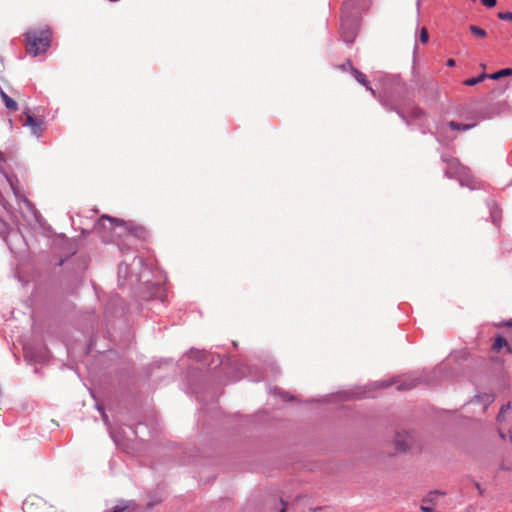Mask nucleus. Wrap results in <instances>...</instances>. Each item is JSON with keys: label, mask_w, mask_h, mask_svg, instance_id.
<instances>
[{"label": "nucleus", "mask_w": 512, "mask_h": 512, "mask_svg": "<svg viewBox=\"0 0 512 512\" xmlns=\"http://www.w3.org/2000/svg\"><path fill=\"white\" fill-rule=\"evenodd\" d=\"M421 382H428V379L423 373L414 372L402 377L393 378L390 381H375L361 389H357L356 391H341L335 394L326 395L324 399L325 401H331L335 398L339 400H350L355 398L374 397V389L395 385L398 391H407L416 387Z\"/></svg>", "instance_id": "f257e3e1"}, {"label": "nucleus", "mask_w": 512, "mask_h": 512, "mask_svg": "<svg viewBox=\"0 0 512 512\" xmlns=\"http://www.w3.org/2000/svg\"><path fill=\"white\" fill-rule=\"evenodd\" d=\"M380 102L386 110L395 111L407 125L417 122L419 126H423L426 122L424 111L414 106L412 103L407 102L405 99H386L381 97Z\"/></svg>", "instance_id": "f03ea898"}, {"label": "nucleus", "mask_w": 512, "mask_h": 512, "mask_svg": "<svg viewBox=\"0 0 512 512\" xmlns=\"http://www.w3.org/2000/svg\"><path fill=\"white\" fill-rule=\"evenodd\" d=\"M27 41V52L36 57L45 53L51 45L52 32L49 28L32 29L25 34Z\"/></svg>", "instance_id": "7ed1b4c3"}, {"label": "nucleus", "mask_w": 512, "mask_h": 512, "mask_svg": "<svg viewBox=\"0 0 512 512\" xmlns=\"http://www.w3.org/2000/svg\"><path fill=\"white\" fill-rule=\"evenodd\" d=\"M443 162L446 164L445 175L448 178L457 179L462 187L475 189V181L469 174L468 168L461 165L458 159L453 157L442 156Z\"/></svg>", "instance_id": "20e7f679"}, {"label": "nucleus", "mask_w": 512, "mask_h": 512, "mask_svg": "<svg viewBox=\"0 0 512 512\" xmlns=\"http://www.w3.org/2000/svg\"><path fill=\"white\" fill-rule=\"evenodd\" d=\"M359 21L360 17L350 10V4H344L341 13L340 36L347 45L354 42L359 29Z\"/></svg>", "instance_id": "39448f33"}, {"label": "nucleus", "mask_w": 512, "mask_h": 512, "mask_svg": "<svg viewBox=\"0 0 512 512\" xmlns=\"http://www.w3.org/2000/svg\"><path fill=\"white\" fill-rule=\"evenodd\" d=\"M104 221L110 222L111 226L124 227L130 234L136 238H143L145 236V229L140 226H135L131 222H125L122 219L114 218L108 215H103L99 220V225H103Z\"/></svg>", "instance_id": "423d86ee"}, {"label": "nucleus", "mask_w": 512, "mask_h": 512, "mask_svg": "<svg viewBox=\"0 0 512 512\" xmlns=\"http://www.w3.org/2000/svg\"><path fill=\"white\" fill-rule=\"evenodd\" d=\"M12 191L13 194L17 200L18 205H24V207L27 209V211L35 218V220H38V218L41 216L34 204L26 198L19 189L15 186L13 180L11 177H9L7 174H4Z\"/></svg>", "instance_id": "0eeeda50"}, {"label": "nucleus", "mask_w": 512, "mask_h": 512, "mask_svg": "<svg viewBox=\"0 0 512 512\" xmlns=\"http://www.w3.org/2000/svg\"><path fill=\"white\" fill-rule=\"evenodd\" d=\"M412 445V436L409 433L400 434L397 433L395 437V447L396 450L400 452L407 451Z\"/></svg>", "instance_id": "6e6552de"}, {"label": "nucleus", "mask_w": 512, "mask_h": 512, "mask_svg": "<svg viewBox=\"0 0 512 512\" xmlns=\"http://www.w3.org/2000/svg\"><path fill=\"white\" fill-rule=\"evenodd\" d=\"M133 276H134V274L130 270V264L127 263L126 260L122 261L118 266V281H119L120 285L124 284L121 281L132 279ZM135 280H138V277L136 274H135Z\"/></svg>", "instance_id": "1a4fd4ad"}, {"label": "nucleus", "mask_w": 512, "mask_h": 512, "mask_svg": "<svg viewBox=\"0 0 512 512\" xmlns=\"http://www.w3.org/2000/svg\"><path fill=\"white\" fill-rule=\"evenodd\" d=\"M25 126H29L31 129V133L36 136L40 137L43 132L42 128V121L34 118L32 115L27 114L26 115V121L24 123Z\"/></svg>", "instance_id": "9d476101"}, {"label": "nucleus", "mask_w": 512, "mask_h": 512, "mask_svg": "<svg viewBox=\"0 0 512 512\" xmlns=\"http://www.w3.org/2000/svg\"><path fill=\"white\" fill-rule=\"evenodd\" d=\"M345 4H350V10L358 17L369 8V0H348Z\"/></svg>", "instance_id": "9b49d317"}, {"label": "nucleus", "mask_w": 512, "mask_h": 512, "mask_svg": "<svg viewBox=\"0 0 512 512\" xmlns=\"http://www.w3.org/2000/svg\"><path fill=\"white\" fill-rule=\"evenodd\" d=\"M347 65L350 67V71L354 75L357 82L365 86L368 91L375 95V91L369 86V82L366 80V75L360 72L358 69L354 68L350 60H347Z\"/></svg>", "instance_id": "f8f14e48"}, {"label": "nucleus", "mask_w": 512, "mask_h": 512, "mask_svg": "<svg viewBox=\"0 0 512 512\" xmlns=\"http://www.w3.org/2000/svg\"><path fill=\"white\" fill-rule=\"evenodd\" d=\"M490 217L495 226H499L501 220V209L495 201L488 202Z\"/></svg>", "instance_id": "ddd939ff"}, {"label": "nucleus", "mask_w": 512, "mask_h": 512, "mask_svg": "<svg viewBox=\"0 0 512 512\" xmlns=\"http://www.w3.org/2000/svg\"><path fill=\"white\" fill-rule=\"evenodd\" d=\"M96 409L101 413L102 419L109 428L111 438L114 440L115 443L118 442V436L114 429L111 428L108 415L106 414L104 407L100 405L99 403L96 404Z\"/></svg>", "instance_id": "4468645a"}, {"label": "nucleus", "mask_w": 512, "mask_h": 512, "mask_svg": "<svg viewBox=\"0 0 512 512\" xmlns=\"http://www.w3.org/2000/svg\"><path fill=\"white\" fill-rule=\"evenodd\" d=\"M476 125H477V122H473V123H466V124L458 123V122H455V121H450V122H448V126H449L452 130H459V131H467V130H470V129L474 128Z\"/></svg>", "instance_id": "2eb2a0df"}, {"label": "nucleus", "mask_w": 512, "mask_h": 512, "mask_svg": "<svg viewBox=\"0 0 512 512\" xmlns=\"http://www.w3.org/2000/svg\"><path fill=\"white\" fill-rule=\"evenodd\" d=\"M269 393L278 395L284 402L292 401L294 399L293 395H290L288 392L281 391L277 387L269 388Z\"/></svg>", "instance_id": "dca6fc26"}, {"label": "nucleus", "mask_w": 512, "mask_h": 512, "mask_svg": "<svg viewBox=\"0 0 512 512\" xmlns=\"http://www.w3.org/2000/svg\"><path fill=\"white\" fill-rule=\"evenodd\" d=\"M189 358L195 359L196 361L206 360L207 353L205 351H200L197 349H190L187 353Z\"/></svg>", "instance_id": "f3484780"}, {"label": "nucleus", "mask_w": 512, "mask_h": 512, "mask_svg": "<svg viewBox=\"0 0 512 512\" xmlns=\"http://www.w3.org/2000/svg\"><path fill=\"white\" fill-rule=\"evenodd\" d=\"M512 75V69L511 68H504L501 69L493 74H488V78L498 80L501 77Z\"/></svg>", "instance_id": "a211bd4d"}, {"label": "nucleus", "mask_w": 512, "mask_h": 512, "mask_svg": "<svg viewBox=\"0 0 512 512\" xmlns=\"http://www.w3.org/2000/svg\"><path fill=\"white\" fill-rule=\"evenodd\" d=\"M508 343H507V340L502 337V336H498L496 339H495V342H494V345H493V349L496 350V351H499L501 348L507 346Z\"/></svg>", "instance_id": "6ab92c4d"}, {"label": "nucleus", "mask_w": 512, "mask_h": 512, "mask_svg": "<svg viewBox=\"0 0 512 512\" xmlns=\"http://www.w3.org/2000/svg\"><path fill=\"white\" fill-rule=\"evenodd\" d=\"M485 78H488V74H483L481 76H478V77H475V78H470V79H467L465 81V84L467 86H474L480 82H482Z\"/></svg>", "instance_id": "aec40b11"}, {"label": "nucleus", "mask_w": 512, "mask_h": 512, "mask_svg": "<svg viewBox=\"0 0 512 512\" xmlns=\"http://www.w3.org/2000/svg\"><path fill=\"white\" fill-rule=\"evenodd\" d=\"M469 30L478 37H485L486 31L476 25H470Z\"/></svg>", "instance_id": "412c9836"}, {"label": "nucleus", "mask_w": 512, "mask_h": 512, "mask_svg": "<svg viewBox=\"0 0 512 512\" xmlns=\"http://www.w3.org/2000/svg\"><path fill=\"white\" fill-rule=\"evenodd\" d=\"M510 409V403H507V404H504L501 409H500V412L498 413L497 415V421L499 423H501L503 420H504V415L505 413Z\"/></svg>", "instance_id": "4be33fe9"}, {"label": "nucleus", "mask_w": 512, "mask_h": 512, "mask_svg": "<svg viewBox=\"0 0 512 512\" xmlns=\"http://www.w3.org/2000/svg\"><path fill=\"white\" fill-rule=\"evenodd\" d=\"M478 398H481L485 405H489L494 401V396L488 393L483 394L482 396H478Z\"/></svg>", "instance_id": "5701e85b"}, {"label": "nucleus", "mask_w": 512, "mask_h": 512, "mask_svg": "<svg viewBox=\"0 0 512 512\" xmlns=\"http://www.w3.org/2000/svg\"><path fill=\"white\" fill-rule=\"evenodd\" d=\"M497 16L501 20L512 22V12H499Z\"/></svg>", "instance_id": "b1692460"}, {"label": "nucleus", "mask_w": 512, "mask_h": 512, "mask_svg": "<svg viewBox=\"0 0 512 512\" xmlns=\"http://www.w3.org/2000/svg\"><path fill=\"white\" fill-rule=\"evenodd\" d=\"M32 505H33V502H32L31 500H28V499H27V500H25V501L23 502V507H22L23 511H24V512H32V511H31V506H32Z\"/></svg>", "instance_id": "393cba45"}, {"label": "nucleus", "mask_w": 512, "mask_h": 512, "mask_svg": "<svg viewBox=\"0 0 512 512\" xmlns=\"http://www.w3.org/2000/svg\"><path fill=\"white\" fill-rule=\"evenodd\" d=\"M420 41L422 43H426L428 41V32L425 28H423L420 32Z\"/></svg>", "instance_id": "a878e982"}, {"label": "nucleus", "mask_w": 512, "mask_h": 512, "mask_svg": "<svg viewBox=\"0 0 512 512\" xmlns=\"http://www.w3.org/2000/svg\"><path fill=\"white\" fill-rule=\"evenodd\" d=\"M481 3L488 8H492L496 5L497 1L496 0H481Z\"/></svg>", "instance_id": "bb28decb"}, {"label": "nucleus", "mask_w": 512, "mask_h": 512, "mask_svg": "<svg viewBox=\"0 0 512 512\" xmlns=\"http://www.w3.org/2000/svg\"><path fill=\"white\" fill-rule=\"evenodd\" d=\"M133 262L134 263H137L139 266H143L144 264V259L142 257H139V256H133Z\"/></svg>", "instance_id": "cd10ccee"}, {"label": "nucleus", "mask_w": 512, "mask_h": 512, "mask_svg": "<svg viewBox=\"0 0 512 512\" xmlns=\"http://www.w3.org/2000/svg\"><path fill=\"white\" fill-rule=\"evenodd\" d=\"M150 276H151V268L149 265H147V285L150 284ZM148 288H150V286H148Z\"/></svg>", "instance_id": "c85d7f7f"}, {"label": "nucleus", "mask_w": 512, "mask_h": 512, "mask_svg": "<svg viewBox=\"0 0 512 512\" xmlns=\"http://www.w3.org/2000/svg\"><path fill=\"white\" fill-rule=\"evenodd\" d=\"M250 379H251V381L258 382V381L263 380V379H264V376H263V375H259V376H250Z\"/></svg>", "instance_id": "c756f323"}, {"label": "nucleus", "mask_w": 512, "mask_h": 512, "mask_svg": "<svg viewBox=\"0 0 512 512\" xmlns=\"http://www.w3.org/2000/svg\"><path fill=\"white\" fill-rule=\"evenodd\" d=\"M224 360L220 355H217V365H223Z\"/></svg>", "instance_id": "7c9ffc66"}, {"label": "nucleus", "mask_w": 512, "mask_h": 512, "mask_svg": "<svg viewBox=\"0 0 512 512\" xmlns=\"http://www.w3.org/2000/svg\"><path fill=\"white\" fill-rule=\"evenodd\" d=\"M447 66H449V67H453V66H455V60H454V59H449V60L447 61Z\"/></svg>", "instance_id": "2f4dec72"}, {"label": "nucleus", "mask_w": 512, "mask_h": 512, "mask_svg": "<svg viewBox=\"0 0 512 512\" xmlns=\"http://www.w3.org/2000/svg\"><path fill=\"white\" fill-rule=\"evenodd\" d=\"M340 68H341L342 70H344V71H346V70H350V67L347 65V62H346L345 64L341 65V66H340Z\"/></svg>", "instance_id": "473e14b6"}, {"label": "nucleus", "mask_w": 512, "mask_h": 512, "mask_svg": "<svg viewBox=\"0 0 512 512\" xmlns=\"http://www.w3.org/2000/svg\"><path fill=\"white\" fill-rule=\"evenodd\" d=\"M499 435H500V437H501L502 439H504V440L507 438V434H506V433H504V432H502L501 430L499 431Z\"/></svg>", "instance_id": "72a5a7b5"}, {"label": "nucleus", "mask_w": 512, "mask_h": 512, "mask_svg": "<svg viewBox=\"0 0 512 512\" xmlns=\"http://www.w3.org/2000/svg\"><path fill=\"white\" fill-rule=\"evenodd\" d=\"M476 488L479 491L480 494H483V489L481 488L479 483H476Z\"/></svg>", "instance_id": "f704fd0d"}, {"label": "nucleus", "mask_w": 512, "mask_h": 512, "mask_svg": "<svg viewBox=\"0 0 512 512\" xmlns=\"http://www.w3.org/2000/svg\"><path fill=\"white\" fill-rule=\"evenodd\" d=\"M488 117H489V116H487V115H482V114H480V115L478 116V118H479V119H481V120L486 119V118H488Z\"/></svg>", "instance_id": "c9c22d12"}, {"label": "nucleus", "mask_w": 512, "mask_h": 512, "mask_svg": "<svg viewBox=\"0 0 512 512\" xmlns=\"http://www.w3.org/2000/svg\"><path fill=\"white\" fill-rule=\"evenodd\" d=\"M505 324H506L507 326L512 327V319H511V320H509V321H507Z\"/></svg>", "instance_id": "e433bc0d"}, {"label": "nucleus", "mask_w": 512, "mask_h": 512, "mask_svg": "<svg viewBox=\"0 0 512 512\" xmlns=\"http://www.w3.org/2000/svg\"><path fill=\"white\" fill-rule=\"evenodd\" d=\"M0 160H4V156H3V153L0 151Z\"/></svg>", "instance_id": "4c0bfd02"}, {"label": "nucleus", "mask_w": 512, "mask_h": 512, "mask_svg": "<svg viewBox=\"0 0 512 512\" xmlns=\"http://www.w3.org/2000/svg\"><path fill=\"white\" fill-rule=\"evenodd\" d=\"M160 301L163 303L164 302V295H160Z\"/></svg>", "instance_id": "58836bf2"}, {"label": "nucleus", "mask_w": 512, "mask_h": 512, "mask_svg": "<svg viewBox=\"0 0 512 512\" xmlns=\"http://www.w3.org/2000/svg\"><path fill=\"white\" fill-rule=\"evenodd\" d=\"M280 512H286L285 507H283Z\"/></svg>", "instance_id": "ea45409f"}, {"label": "nucleus", "mask_w": 512, "mask_h": 512, "mask_svg": "<svg viewBox=\"0 0 512 512\" xmlns=\"http://www.w3.org/2000/svg\"><path fill=\"white\" fill-rule=\"evenodd\" d=\"M510 441H512V435L509 436Z\"/></svg>", "instance_id": "a19ab883"}]
</instances>
